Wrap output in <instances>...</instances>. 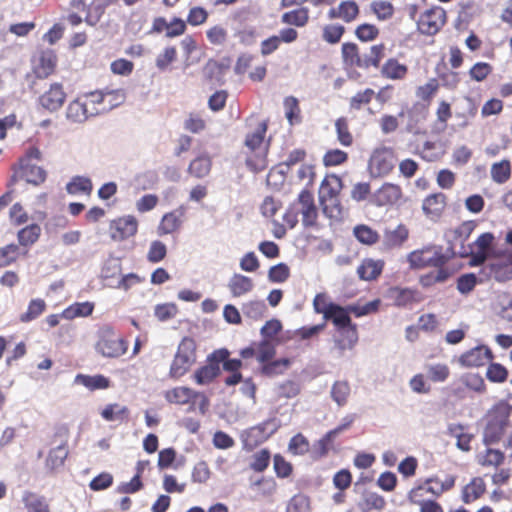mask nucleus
Returning <instances> with one entry per match:
<instances>
[{
	"mask_svg": "<svg viewBox=\"0 0 512 512\" xmlns=\"http://www.w3.org/2000/svg\"><path fill=\"white\" fill-rule=\"evenodd\" d=\"M371 10L379 20L390 19L394 14V7L391 2L386 0L373 1Z\"/></svg>",
	"mask_w": 512,
	"mask_h": 512,
	"instance_id": "052dcab7",
	"label": "nucleus"
},
{
	"mask_svg": "<svg viewBox=\"0 0 512 512\" xmlns=\"http://www.w3.org/2000/svg\"><path fill=\"white\" fill-rule=\"evenodd\" d=\"M388 293L389 297L398 307H406L423 300L421 293L413 288L391 287Z\"/></svg>",
	"mask_w": 512,
	"mask_h": 512,
	"instance_id": "aec40b11",
	"label": "nucleus"
},
{
	"mask_svg": "<svg viewBox=\"0 0 512 512\" xmlns=\"http://www.w3.org/2000/svg\"><path fill=\"white\" fill-rule=\"evenodd\" d=\"M196 362V343L192 338L185 337L178 345L177 352L170 365L169 376L179 379L184 376Z\"/></svg>",
	"mask_w": 512,
	"mask_h": 512,
	"instance_id": "423d86ee",
	"label": "nucleus"
},
{
	"mask_svg": "<svg viewBox=\"0 0 512 512\" xmlns=\"http://www.w3.org/2000/svg\"><path fill=\"white\" fill-rule=\"evenodd\" d=\"M402 197V188L394 183H384L374 194L377 206H388L397 203Z\"/></svg>",
	"mask_w": 512,
	"mask_h": 512,
	"instance_id": "6ab92c4d",
	"label": "nucleus"
},
{
	"mask_svg": "<svg viewBox=\"0 0 512 512\" xmlns=\"http://www.w3.org/2000/svg\"><path fill=\"white\" fill-rule=\"evenodd\" d=\"M446 20V11L440 6H433L420 14L417 29L423 35L433 36L441 30Z\"/></svg>",
	"mask_w": 512,
	"mask_h": 512,
	"instance_id": "9b49d317",
	"label": "nucleus"
},
{
	"mask_svg": "<svg viewBox=\"0 0 512 512\" xmlns=\"http://www.w3.org/2000/svg\"><path fill=\"white\" fill-rule=\"evenodd\" d=\"M456 477L454 475H447L443 480L438 476L427 478L422 486L424 491L430 493L435 497H440L443 493L451 490L455 486Z\"/></svg>",
	"mask_w": 512,
	"mask_h": 512,
	"instance_id": "4be33fe9",
	"label": "nucleus"
},
{
	"mask_svg": "<svg viewBox=\"0 0 512 512\" xmlns=\"http://www.w3.org/2000/svg\"><path fill=\"white\" fill-rule=\"evenodd\" d=\"M41 227L38 224H30L18 231V242L22 246L33 245L40 237Z\"/></svg>",
	"mask_w": 512,
	"mask_h": 512,
	"instance_id": "a18cd8bd",
	"label": "nucleus"
},
{
	"mask_svg": "<svg viewBox=\"0 0 512 512\" xmlns=\"http://www.w3.org/2000/svg\"><path fill=\"white\" fill-rule=\"evenodd\" d=\"M409 68L406 64L400 63L397 58H388L380 68L382 78L392 81H403L406 79Z\"/></svg>",
	"mask_w": 512,
	"mask_h": 512,
	"instance_id": "412c9836",
	"label": "nucleus"
},
{
	"mask_svg": "<svg viewBox=\"0 0 512 512\" xmlns=\"http://www.w3.org/2000/svg\"><path fill=\"white\" fill-rule=\"evenodd\" d=\"M220 373V367L217 363H208L194 373V379L199 385L211 383Z\"/></svg>",
	"mask_w": 512,
	"mask_h": 512,
	"instance_id": "a19ab883",
	"label": "nucleus"
},
{
	"mask_svg": "<svg viewBox=\"0 0 512 512\" xmlns=\"http://www.w3.org/2000/svg\"><path fill=\"white\" fill-rule=\"evenodd\" d=\"M23 502L27 512H49L48 504L43 497H39L33 493H25Z\"/></svg>",
	"mask_w": 512,
	"mask_h": 512,
	"instance_id": "3c124183",
	"label": "nucleus"
},
{
	"mask_svg": "<svg viewBox=\"0 0 512 512\" xmlns=\"http://www.w3.org/2000/svg\"><path fill=\"white\" fill-rule=\"evenodd\" d=\"M66 94L60 83H53L50 87L39 97V104L42 108L55 112L59 110L64 104Z\"/></svg>",
	"mask_w": 512,
	"mask_h": 512,
	"instance_id": "dca6fc26",
	"label": "nucleus"
},
{
	"mask_svg": "<svg viewBox=\"0 0 512 512\" xmlns=\"http://www.w3.org/2000/svg\"><path fill=\"white\" fill-rule=\"evenodd\" d=\"M447 206V196L442 192H436L424 198L422 210L431 221H438Z\"/></svg>",
	"mask_w": 512,
	"mask_h": 512,
	"instance_id": "4468645a",
	"label": "nucleus"
},
{
	"mask_svg": "<svg viewBox=\"0 0 512 512\" xmlns=\"http://www.w3.org/2000/svg\"><path fill=\"white\" fill-rule=\"evenodd\" d=\"M381 305L380 299H374L367 303H355L346 307L330 303L322 308L323 318L331 321L335 327L337 338L336 342L340 349H351L358 342L357 325L352 323L350 314L355 317L378 312Z\"/></svg>",
	"mask_w": 512,
	"mask_h": 512,
	"instance_id": "f03ea898",
	"label": "nucleus"
},
{
	"mask_svg": "<svg viewBox=\"0 0 512 512\" xmlns=\"http://www.w3.org/2000/svg\"><path fill=\"white\" fill-rule=\"evenodd\" d=\"M486 491V484L483 478L474 477L462 491V501L466 504L479 499Z\"/></svg>",
	"mask_w": 512,
	"mask_h": 512,
	"instance_id": "c756f323",
	"label": "nucleus"
},
{
	"mask_svg": "<svg viewBox=\"0 0 512 512\" xmlns=\"http://www.w3.org/2000/svg\"><path fill=\"white\" fill-rule=\"evenodd\" d=\"M359 14V7L353 0L343 1L337 8H331L328 17L330 19L340 18L345 22H352Z\"/></svg>",
	"mask_w": 512,
	"mask_h": 512,
	"instance_id": "cd10ccee",
	"label": "nucleus"
},
{
	"mask_svg": "<svg viewBox=\"0 0 512 512\" xmlns=\"http://www.w3.org/2000/svg\"><path fill=\"white\" fill-rule=\"evenodd\" d=\"M397 154L392 147L381 146L375 148L368 161V170L374 178L389 175L395 168Z\"/></svg>",
	"mask_w": 512,
	"mask_h": 512,
	"instance_id": "6e6552de",
	"label": "nucleus"
},
{
	"mask_svg": "<svg viewBox=\"0 0 512 512\" xmlns=\"http://www.w3.org/2000/svg\"><path fill=\"white\" fill-rule=\"evenodd\" d=\"M342 57L346 65L362 69L363 58L359 54L355 43L347 42L342 45Z\"/></svg>",
	"mask_w": 512,
	"mask_h": 512,
	"instance_id": "ea45409f",
	"label": "nucleus"
},
{
	"mask_svg": "<svg viewBox=\"0 0 512 512\" xmlns=\"http://www.w3.org/2000/svg\"><path fill=\"white\" fill-rule=\"evenodd\" d=\"M46 309V303L43 299H32L27 307L26 312L22 313L19 320L23 323L31 322L37 319Z\"/></svg>",
	"mask_w": 512,
	"mask_h": 512,
	"instance_id": "c03bdc74",
	"label": "nucleus"
},
{
	"mask_svg": "<svg viewBox=\"0 0 512 512\" xmlns=\"http://www.w3.org/2000/svg\"><path fill=\"white\" fill-rule=\"evenodd\" d=\"M494 235L490 232L482 233L474 242L471 250L470 265L480 266L488 259Z\"/></svg>",
	"mask_w": 512,
	"mask_h": 512,
	"instance_id": "2eb2a0df",
	"label": "nucleus"
},
{
	"mask_svg": "<svg viewBox=\"0 0 512 512\" xmlns=\"http://www.w3.org/2000/svg\"><path fill=\"white\" fill-rule=\"evenodd\" d=\"M462 384L469 390L476 393L486 392V384L483 377L478 373H466L460 378Z\"/></svg>",
	"mask_w": 512,
	"mask_h": 512,
	"instance_id": "09e8293b",
	"label": "nucleus"
},
{
	"mask_svg": "<svg viewBox=\"0 0 512 512\" xmlns=\"http://www.w3.org/2000/svg\"><path fill=\"white\" fill-rule=\"evenodd\" d=\"M505 455L498 449L487 448L477 456L478 464L483 467H499L504 463Z\"/></svg>",
	"mask_w": 512,
	"mask_h": 512,
	"instance_id": "58836bf2",
	"label": "nucleus"
},
{
	"mask_svg": "<svg viewBox=\"0 0 512 512\" xmlns=\"http://www.w3.org/2000/svg\"><path fill=\"white\" fill-rule=\"evenodd\" d=\"M485 269H488V271H484L485 275L489 278H494L498 282H504L512 276V271H507L506 265L490 263Z\"/></svg>",
	"mask_w": 512,
	"mask_h": 512,
	"instance_id": "4d7b16f0",
	"label": "nucleus"
},
{
	"mask_svg": "<svg viewBox=\"0 0 512 512\" xmlns=\"http://www.w3.org/2000/svg\"><path fill=\"white\" fill-rule=\"evenodd\" d=\"M309 448V442L302 434L293 436L288 445V451L293 455H304L309 451Z\"/></svg>",
	"mask_w": 512,
	"mask_h": 512,
	"instance_id": "338daca9",
	"label": "nucleus"
},
{
	"mask_svg": "<svg viewBox=\"0 0 512 512\" xmlns=\"http://www.w3.org/2000/svg\"><path fill=\"white\" fill-rule=\"evenodd\" d=\"M55 65H56L55 54L50 50L43 51L40 54L38 61L35 65V73H36L37 77L46 78L47 76H49L50 74L53 73Z\"/></svg>",
	"mask_w": 512,
	"mask_h": 512,
	"instance_id": "f704fd0d",
	"label": "nucleus"
},
{
	"mask_svg": "<svg viewBox=\"0 0 512 512\" xmlns=\"http://www.w3.org/2000/svg\"><path fill=\"white\" fill-rule=\"evenodd\" d=\"M93 309L94 304L91 302H77L64 309L61 316L66 320H72L76 317H87L92 314Z\"/></svg>",
	"mask_w": 512,
	"mask_h": 512,
	"instance_id": "4c0bfd02",
	"label": "nucleus"
},
{
	"mask_svg": "<svg viewBox=\"0 0 512 512\" xmlns=\"http://www.w3.org/2000/svg\"><path fill=\"white\" fill-rule=\"evenodd\" d=\"M99 113L100 109L98 107H89V103L85 102L83 97L70 102L66 110L67 118L76 123H82L89 117Z\"/></svg>",
	"mask_w": 512,
	"mask_h": 512,
	"instance_id": "f3484780",
	"label": "nucleus"
},
{
	"mask_svg": "<svg viewBox=\"0 0 512 512\" xmlns=\"http://www.w3.org/2000/svg\"><path fill=\"white\" fill-rule=\"evenodd\" d=\"M512 406L505 401L495 404L487 414V423L483 432L485 445L499 443L510 426Z\"/></svg>",
	"mask_w": 512,
	"mask_h": 512,
	"instance_id": "20e7f679",
	"label": "nucleus"
},
{
	"mask_svg": "<svg viewBox=\"0 0 512 512\" xmlns=\"http://www.w3.org/2000/svg\"><path fill=\"white\" fill-rule=\"evenodd\" d=\"M494 359L492 350L486 345H478L460 355L458 362L462 367L478 368Z\"/></svg>",
	"mask_w": 512,
	"mask_h": 512,
	"instance_id": "ddd939ff",
	"label": "nucleus"
},
{
	"mask_svg": "<svg viewBox=\"0 0 512 512\" xmlns=\"http://www.w3.org/2000/svg\"><path fill=\"white\" fill-rule=\"evenodd\" d=\"M197 397H199V392L184 386L175 387L165 392V399L178 405L186 404Z\"/></svg>",
	"mask_w": 512,
	"mask_h": 512,
	"instance_id": "473e14b6",
	"label": "nucleus"
},
{
	"mask_svg": "<svg viewBox=\"0 0 512 512\" xmlns=\"http://www.w3.org/2000/svg\"><path fill=\"white\" fill-rule=\"evenodd\" d=\"M493 71L492 65L487 62H477L469 70V76L477 82L484 81Z\"/></svg>",
	"mask_w": 512,
	"mask_h": 512,
	"instance_id": "69168bd1",
	"label": "nucleus"
},
{
	"mask_svg": "<svg viewBox=\"0 0 512 512\" xmlns=\"http://www.w3.org/2000/svg\"><path fill=\"white\" fill-rule=\"evenodd\" d=\"M252 278L240 273H234L228 280L227 288L233 297H243L254 289Z\"/></svg>",
	"mask_w": 512,
	"mask_h": 512,
	"instance_id": "5701e85b",
	"label": "nucleus"
},
{
	"mask_svg": "<svg viewBox=\"0 0 512 512\" xmlns=\"http://www.w3.org/2000/svg\"><path fill=\"white\" fill-rule=\"evenodd\" d=\"M68 455V450L64 445H59L50 450L46 459V465L51 470H55L64 464V460Z\"/></svg>",
	"mask_w": 512,
	"mask_h": 512,
	"instance_id": "603ef678",
	"label": "nucleus"
},
{
	"mask_svg": "<svg viewBox=\"0 0 512 512\" xmlns=\"http://www.w3.org/2000/svg\"><path fill=\"white\" fill-rule=\"evenodd\" d=\"M69 194H90L92 190V181L88 177L76 176L66 186Z\"/></svg>",
	"mask_w": 512,
	"mask_h": 512,
	"instance_id": "de8ad7c7",
	"label": "nucleus"
},
{
	"mask_svg": "<svg viewBox=\"0 0 512 512\" xmlns=\"http://www.w3.org/2000/svg\"><path fill=\"white\" fill-rule=\"evenodd\" d=\"M492 180L497 184L506 183L512 175L511 163L507 159L492 164L490 169Z\"/></svg>",
	"mask_w": 512,
	"mask_h": 512,
	"instance_id": "e433bc0d",
	"label": "nucleus"
},
{
	"mask_svg": "<svg viewBox=\"0 0 512 512\" xmlns=\"http://www.w3.org/2000/svg\"><path fill=\"white\" fill-rule=\"evenodd\" d=\"M121 272V264L120 259L115 257L108 258L101 271L102 278L106 281V284L108 282H115V278L120 275Z\"/></svg>",
	"mask_w": 512,
	"mask_h": 512,
	"instance_id": "8fccbe9b",
	"label": "nucleus"
},
{
	"mask_svg": "<svg viewBox=\"0 0 512 512\" xmlns=\"http://www.w3.org/2000/svg\"><path fill=\"white\" fill-rule=\"evenodd\" d=\"M449 261V257L442 251V247L429 246L415 250L408 255L411 268L423 269L426 267L441 268Z\"/></svg>",
	"mask_w": 512,
	"mask_h": 512,
	"instance_id": "1a4fd4ad",
	"label": "nucleus"
},
{
	"mask_svg": "<svg viewBox=\"0 0 512 512\" xmlns=\"http://www.w3.org/2000/svg\"><path fill=\"white\" fill-rule=\"evenodd\" d=\"M127 348V342L111 327L105 326L98 331L95 350L103 357L118 358L126 353Z\"/></svg>",
	"mask_w": 512,
	"mask_h": 512,
	"instance_id": "0eeeda50",
	"label": "nucleus"
},
{
	"mask_svg": "<svg viewBox=\"0 0 512 512\" xmlns=\"http://www.w3.org/2000/svg\"><path fill=\"white\" fill-rule=\"evenodd\" d=\"M452 273L445 266L441 268H437L436 271H430L426 274H423L419 277V284L423 288H430L438 283L446 282Z\"/></svg>",
	"mask_w": 512,
	"mask_h": 512,
	"instance_id": "c9c22d12",
	"label": "nucleus"
},
{
	"mask_svg": "<svg viewBox=\"0 0 512 512\" xmlns=\"http://www.w3.org/2000/svg\"><path fill=\"white\" fill-rule=\"evenodd\" d=\"M381 305L380 299H374L367 303H355L346 307L330 303L322 308L323 318L331 321L335 327L337 338L336 342L340 349H351L358 342L357 325L352 323L350 314L355 317L378 312Z\"/></svg>",
	"mask_w": 512,
	"mask_h": 512,
	"instance_id": "f257e3e1",
	"label": "nucleus"
},
{
	"mask_svg": "<svg viewBox=\"0 0 512 512\" xmlns=\"http://www.w3.org/2000/svg\"><path fill=\"white\" fill-rule=\"evenodd\" d=\"M286 512H310V503L305 495L293 496L287 504Z\"/></svg>",
	"mask_w": 512,
	"mask_h": 512,
	"instance_id": "774afa93",
	"label": "nucleus"
},
{
	"mask_svg": "<svg viewBox=\"0 0 512 512\" xmlns=\"http://www.w3.org/2000/svg\"><path fill=\"white\" fill-rule=\"evenodd\" d=\"M105 107H98L100 113L109 111L125 101L126 93L123 89H104Z\"/></svg>",
	"mask_w": 512,
	"mask_h": 512,
	"instance_id": "79ce46f5",
	"label": "nucleus"
},
{
	"mask_svg": "<svg viewBox=\"0 0 512 512\" xmlns=\"http://www.w3.org/2000/svg\"><path fill=\"white\" fill-rule=\"evenodd\" d=\"M385 506L386 501L384 497L377 493H367L363 498L362 509L365 512H369L371 510L381 511Z\"/></svg>",
	"mask_w": 512,
	"mask_h": 512,
	"instance_id": "680f3d73",
	"label": "nucleus"
},
{
	"mask_svg": "<svg viewBox=\"0 0 512 512\" xmlns=\"http://www.w3.org/2000/svg\"><path fill=\"white\" fill-rule=\"evenodd\" d=\"M385 51L386 47L383 43L371 46L369 55L363 58L362 69L379 68L382 59L385 57Z\"/></svg>",
	"mask_w": 512,
	"mask_h": 512,
	"instance_id": "37998d69",
	"label": "nucleus"
},
{
	"mask_svg": "<svg viewBox=\"0 0 512 512\" xmlns=\"http://www.w3.org/2000/svg\"><path fill=\"white\" fill-rule=\"evenodd\" d=\"M266 130V123L260 122L245 138L246 165L255 173L263 171L268 166V143L264 141Z\"/></svg>",
	"mask_w": 512,
	"mask_h": 512,
	"instance_id": "7ed1b4c3",
	"label": "nucleus"
},
{
	"mask_svg": "<svg viewBox=\"0 0 512 512\" xmlns=\"http://www.w3.org/2000/svg\"><path fill=\"white\" fill-rule=\"evenodd\" d=\"M278 427L279 424L275 419H269L247 429L241 435L244 446L251 449L258 444L263 443L277 431Z\"/></svg>",
	"mask_w": 512,
	"mask_h": 512,
	"instance_id": "f8f14e48",
	"label": "nucleus"
},
{
	"mask_svg": "<svg viewBox=\"0 0 512 512\" xmlns=\"http://www.w3.org/2000/svg\"><path fill=\"white\" fill-rule=\"evenodd\" d=\"M383 260L364 259L357 268V274L361 280L373 281L376 280L383 272Z\"/></svg>",
	"mask_w": 512,
	"mask_h": 512,
	"instance_id": "a878e982",
	"label": "nucleus"
},
{
	"mask_svg": "<svg viewBox=\"0 0 512 512\" xmlns=\"http://www.w3.org/2000/svg\"><path fill=\"white\" fill-rule=\"evenodd\" d=\"M448 433L451 437L457 440L456 446L465 452L471 450V441L474 438L473 434L469 433L468 427L462 424H450L448 426Z\"/></svg>",
	"mask_w": 512,
	"mask_h": 512,
	"instance_id": "c85d7f7f",
	"label": "nucleus"
},
{
	"mask_svg": "<svg viewBox=\"0 0 512 512\" xmlns=\"http://www.w3.org/2000/svg\"><path fill=\"white\" fill-rule=\"evenodd\" d=\"M128 413L126 406L114 403L107 405L102 411L101 416L106 421L122 420Z\"/></svg>",
	"mask_w": 512,
	"mask_h": 512,
	"instance_id": "13d9d810",
	"label": "nucleus"
},
{
	"mask_svg": "<svg viewBox=\"0 0 512 512\" xmlns=\"http://www.w3.org/2000/svg\"><path fill=\"white\" fill-rule=\"evenodd\" d=\"M427 375L432 382H444L450 375V368L446 364H433L427 366Z\"/></svg>",
	"mask_w": 512,
	"mask_h": 512,
	"instance_id": "e2e57ef3",
	"label": "nucleus"
},
{
	"mask_svg": "<svg viewBox=\"0 0 512 512\" xmlns=\"http://www.w3.org/2000/svg\"><path fill=\"white\" fill-rule=\"evenodd\" d=\"M212 167V159L208 153H202L191 161L188 171L196 178L206 177Z\"/></svg>",
	"mask_w": 512,
	"mask_h": 512,
	"instance_id": "72a5a7b5",
	"label": "nucleus"
},
{
	"mask_svg": "<svg viewBox=\"0 0 512 512\" xmlns=\"http://www.w3.org/2000/svg\"><path fill=\"white\" fill-rule=\"evenodd\" d=\"M20 173L27 183L36 186L43 183L46 179V172L42 167L30 164L26 160L21 161Z\"/></svg>",
	"mask_w": 512,
	"mask_h": 512,
	"instance_id": "2f4dec72",
	"label": "nucleus"
},
{
	"mask_svg": "<svg viewBox=\"0 0 512 512\" xmlns=\"http://www.w3.org/2000/svg\"><path fill=\"white\" fill-rule=\"evenodd\" d=\"M296 212L301 216V223L307 232L318 230V207L313 195L303 190L297 201L293 204Z\"/></svg>",
	"mask_w": 512,
	"mask_h": 512,
	"instance_id": "9d476101",
	"label": "nucleus"
},
{
	"mask_svg": "<svg viewBox=\"0 0 512 512\" xmlns=\"http://www.w3.org/2000/svg\"><path fill=\"white\" fill-rule=\"evenodd\" d=\"M375 97V91L371 88H366L362 91L357 92L350 98L349 106L353 110H360L364 106L368 105Z\"/></svg>",
	"mask_w": 512,
	"mask_h": 512,
	"instance_id": "5fc2aeb1",
	"label": "nucleus"
},
{
	"mask_svg": "<svg viewBox=\"0 0 512 512\" xmlns=\"http://www.w3.org/2000/svg\"><path fill=\"white\" fill-rule=\"evenodd\" d=\"M342 180L334 174H328L322 179V212L330 219L342 217V206L339 195L342 190Z\"/></svg>",
	"mask_w": 512,
	"mask_h": 512,
	"instance_id": "39448f33",
	"label": "nucleus"
},
{
	"mask_svg": "<svg viewBox=\"0 0 512 512\" xmlns=\"http://www.w3.org/2000/svg\"><path fill=\"white\" fill-rule=\"evenodd\" d=\"M424 486L418 485L408 493V500L420 507V512H444L443 507L435 500L423 499Z\"/></svg>",
	"mask_w": 512,
	"mask_h": 512,
	"instance_id": "b1692460",
	"label": "nucleus"
},
{
	"mask_svg": "<svg viewBox=\"0 0 512 512\" xmlns=\"http://www.w3.org/2000/svg\"><path fill=\"white\" fill-rule=\"evenodd\" d=\"M489 366L486 370V377L492 383H503L508 378L507 368L496 362H489Z\"/></svg>",
	"mask_w": 512,
	"mask_h": 512,
	"instance_id": "864d4df0",
	"label": "nucleus"
},
{
	"mask_svg": "<svg viewBox=\"0 0 512 512\" xmlns=\"http://www.w3.org/2000/svg\"><path fill=\"white\" fill-rule=\"evenodd\" d=\"M75 384L83 385L90 391L107 389L110 386V381L104 375H84L78 374L74 379Z\"/></svg>",
	"mask_w": 512,
	"mask_h": 512,
	"instance_id": "7c9ffc66",
	"label": "nucleus"
},
{
	"mask_svg": "<svg viewBox=\"0 0 512 512\" xmlns=\"http://www.w3.org/2000/svg\"><path fill=\"white\" fill-rule=\"evenodd\" d=\"M308 21V11L305 8L286 12L282 15V22L289 25L304 26Z\"/></svg>",
	"mask_w": 512,
	"mask_h": 512,
	"instance_id": "bf43d9fd",
	"label": "nucleus"
},
{
	"mask_svg": "<svg viewBox=\"0 0 512 512\" xmlns=\"http://www.w3.org/2000/svg\"><path fill=\"white\" fill-rule=\"evenodd\" d=\"M112 238L114 240H124L136 234L138 229V221L132 215H126L115 219L111 223Z\"/></svg>",
	"mask_w": 512,
	"mask_h": 512,
	"instance_id": "a211bd4d",
	"label": "nucleus"
},
{
	"mask_svg": "<svg viewBox=\"0 0 512 512\" xmlns=\"http://www.w3.org/2000/svg\"><path fill=\"white\" fill-rule=\"evenodd\" d=\"M409 230L404 224H399L393 230H386L383 235L382 245L386 250L401 247L408 239Z\"/></svg>",
	"mask_w": 512,
	"mask_h": 512,
	"instance_id": "393cba45",
	"label": "nucleus"
},
{
	"mask_svg": "<svg viewBox=\"0 0 512 512\" xmlns=\"http://www.w3.org/2000/svg\"><path fill=\"white\" fill-rule=\"evenodd\" d=\"M439 89V83L436 78H431L428 80L427 83L424 85H421L416 90V96L427 102L430 103L434 97V95L437 93Z\"/></svg>",
	"mask_w": 512,
	"mask_h": 512,
	"instance_id": "6e6d98bb",
	"label": "nucleus"
},
{
	"mask_svg": "<svg viewBox=\"0 0 512 512\" xmlns=\"http://www.w3.org/2000/svg\"><path fill=\"white\" fill-rule=\"evenodd\" d=\"M184 216V209L178 208L163 215L161 222L158 226V234H170L180 228Z\"/></svg>",
	"mask_w": 512,
	"mask_h": 512,
	"instance_id": "bb28decb",
	"label": "nucleus"
},
{
	"mask_svg": "<svg viewBox=\"0 0 512 512\" xmlns=\"http://www.w3.org/2000/svg\"><path fill=\"white\" fill-rule=\"evenodd\" d=\"M353 234L360 243L365 245H373L379 240L378 232L365 224L355 226Z\"/></svg>",
	"mask_w": 512,
	"mask_h": 512,
	"instance_id": "49530a36",
	"label": "nucleus"
},
{
	"mask_svg": "<svg viewBox=\"0 0 512 512\" xmlns=\"http://www.w3.org/2000/svg\"><path fill=\"white\" fill-rule=\"evenodd\" d=\"M284 109H285V116L289 122L290 125H294L295 123L299 122V106H298V100L293 97L289 96L286 97L283 101Z\"/></svg>",
	"mask_w": 512,
	"mask_h": 512,
	"instance_id": "0e129e2a",
	"label": "nucleus"
}]
</instances>
